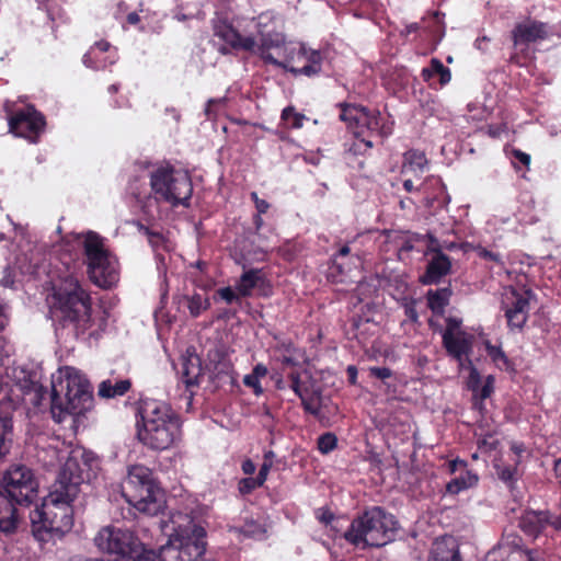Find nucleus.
Segmentation results:
<instances>
[{
    "mask_svg": "<svg viewBox=\"0 0 561 561\" xmlns=\"http://www.w3.org/2000/svg\"><path fill=\"white\" fill-rule=\"evenodd\" d=\"M53 313L59 337L98 336L105 329V320L96 321L91 313V297L73 275L66 276L53 294Z\"/></svg>",
    "mask_w": 561,
    "mask_h": 561,
    "instance_id": "1",
    "label": "nucleus"
},
{
    "mask_svg": "<svg viewBox=\"0 0 561 561\" xmlns=\"http://www.w3.org/2000/svg\"><path fill=\"white\" fill-rule=\"evenodd\" d=\"M50 399L53 419L61 423L68 416L80 415L90 410L93 394L84 375L73 367L66 366L51 376Z\"/></svg>",
    "mask_w": 561,
    "mask_h": 561,
    "instance_id": "2",
    "label": "nucleus"
},
{
    "mask_svg": "<svg viewBox=\"0 0 561 561\" xmlns=\"http://www.w3.org/2000/svg\"><path fill=\"white\" fill-rule=\"evenodd\" d=\"M172 530L152 561H204L206 551V530L191 516L174 514L171 518Z\"/></svg>",
    "mask_w": 561,
    "mask_h": 561,
    "instance_id": "3",
    "label": "nucleus"
},
{
    "mask_svg": "<svg viewBox=\"0 0 561 561\" xmlns=\"http://www.w3.org/2000/svg\"><path fill=\"white\" fill-rule=\"evenodd\" d=\"M142 425L138 439L152 450H165L181 437V423L176 413L165 403L146 401L141 409Z\"/></svg>",
    "mask_w": 561,
    "mask_h": 561,
    "instance_id": "4",
    "label": "nucleus"
},
{
    "mask_svg": "<svg viewBox=\"0 0 561 561\" xmlns=\"http://www.w3.org/2000/svg\"><path fill=\"white\" fill-rule=\"evenodd\" d=\"M7 494L0 492V530L11 533L16 528L15 504H30L37 494L33 471L25 465L11 466L2 477Z\"/></svg>",
    "mask_w": 561,
    "mask_h": 561,
    "instance_id": "5",
    "label": "nucleus"
},
{
    "mask_svg": "<svg viewBox=\"0 0 561 561\" xmlns=\"http://www.w3.org/2000/svg\"><path fill=\"white\" fill-rule=\"evenodd\" d=\"M397 530L394 517L375 506L354 518L344 533L347 542L359 549L382 547L390 542Z\"/></svg>",
    "mask_w": 561,
    "mask_h": 561,
    "instance_id": "6",
    "label": "nucleus"
},
{
    "mask_svg": "<svg viewBox=\"0 0 561 561\" xmlns=\"http://www.w3.org/2000/svg\"><path fill=\"white\" fill-rule=\"evenodd\" d=\"M122 495L137 511L154 516L164 507V494L152 471L142 465L129 467L122 483Z\"/></svg>",
    "mask_w": 561,
    "mask_h": 561,
    "instance_id": "7",
    "label": "nucleus"
},
{
    "mask_svg": "<svg viewBox=\"0 0 561 561\" xmlns=\"http://www.w3.org/2000/svg\"><path fill=\"white\" fill-rule=\"evenodd\" d=\"M78 496H68L65 490L51 486L41 506L30 513L34 533L64 535L73 525L72 503Z\"/></svg>",
    "mask_w": 561,
    "mask_h": 561,
    "instance_id": "8",
    "label": "nucleus"
},
{
    "mask_svg": "<svg viewBox=\"0 0 561 561\" xmlns=\"http://www.w3.org/2000/svg\"><path fill=\"white\" fill-rule=\"evenodd\" d=\"M88 275L101 288H111L119 280L117 259L105 248L104 239L94 231L78 234Z\"/></svg>",
    "mask_w": 561,
    "mask_h": 561,
    "instance_id": "9",
    "label": "nucleus"
},
{
    "mask_svg": "<svg viewBox=\"0 0 561 561\" xmlns=\"http://www.w3.org/2000/svg\"><path fill=\"white\" fill-rule=\"evenodd\" d=\"M340 106L341 121L346 123L356 137V141L350 149L355 154L373 148L374 138L382 139L391 134V127L382 122L379 112H369L357 105L341 104Z\"/></svg>",
    "mask_w": 561,
    "mask_h": 561,
    "instance_id": "10",
    "label": "nucleus"
},
{
    "mask_svg": "<svg viewBox=\"0 0 561 561\" xmlns=\"http://www.w3.org/2000/svg\"><path fill=\"white\" fill-rule=\"evenodd\" d=\"M150 185L157 201H163L173 206H186L193 193L188 173L175 170L169 164L151 171Z\"/></svg>",
    "mask_w": 561,
    "mask_h": 561,
    "instance_id": "11",
    "label": "nucleus"
},
{
    "mask_svg": "<svg viewBox=\"0 0 561 561\" xmlns=\"http://www.w3.org/2000/svg\"><path fill=\"white\" fill-rule=\"evenodd\" d=\"M98 468L99 459L93 453L81 448L72 449L53 485L65 490L68 496H78L80 485L89 481L91 472H95Z\"/></svg>",
    "mask_w": 561,
    "mask_h": 561,
    "instance_id": "12",
    "label": "nucleus"
},
{
    "mask_svg": "<svg viewBox=\"0 0 561 561\" xmlns=\"http://www.w3.org/2000/svg\"><path fill=\"white\" fill-rule=\"evenodd\" d=\"M94 543L100 551L119 556L126 561H135L144 552V546L134 531L122 527L101 528L94 537Z\"/></svg>",
    "mask_w": 561,
    "mask_h": 561,
    "instance_id": "13",
    "label": "nucleus"
},
{
    "mask_svg": "<svg viewBox=\"0 0 561 561\" xmlns=\"http://www.w3.org/2000/svg\"><path fill=\"white\" fill-rule=\"evenodd\" d=\"M531 297L533 294L529 290H517L512 287L505 289L502 306L511 329L520 330L525 325L530 310Z\"/></svg>",
    "mask_w": 561,
    "mask_h": 561,
    "instance_id": "14",
    "label": "nucleus"
},
{
    "mask_svg": "<svg viewBox=\"0 0 561 561\" xmlns=\"http://www.w3.org/2000/svg\"><path fill=\"white\" fill-rule=\"evenodd\" d=\"M44 126V116L32 105H27L25 108L18 111L9 118L10 131L33 142L36 141Z\"/></svg>",
    "mask_w": 561,
    "mask_h": 561,
    "instance_id": "15",
    "label": "nucleus"
},
{
    "mask_svg": "<svg viewBox=\"0 0 561 561\" xmlns=\"http://www.w3.org/2000/svg\"><path fill=\"white\" fill-rule=\"evenodd\" d=\"M520 529L530 537H538L550 527L561 531V515L553 516L548 511H527L519 519Z\"/></svg>",
    "mask_w": 561,
    "mask_h": 561,
    "instance_id": "16",
    "label": "nucleus"
},
{
    "mask_svg": "<svg viewBox=\"0 0 561 561\" xmlns=\"http://www.w3.org/2000/svg\"><path fill=\"white\" fill-rule=\"evenodd\" d=\"M551 34V30L547 23L541 21L526 19L516 23L512 31L514 45H529L547 39Z\"/></svg>",
    "mask_w": 561,
    "mask_h": 561,
    "instance_id": "17",
    "label": "nucleus"
},
{
    "mask_svg": "<svg viewBox=\"0 0 561 561\" xmlns=\"http://www.w3.org/2000/svg\"><path fill=\"white\" fill-rule=\"evenodd\" d=\"M519 539L514 537L512 541L502 540L497 547L488 552L484 561H535L530 551L519 547Z\"/></svg>",
    "mask_w": 561,
    "mask_h": 561,
    "instance_id": "18",
    "label": "nucleus"
},
{
    "mask_svg": "<svg viewBox=\"0 0 561 561\" xmlns=\"http://www.w3.org/2000/svg\"><path fill=\"white\" fill-rule=\"evenodd\" d=\"M427 253L432 256L427 263L425 274L421 277V282L425 285L437 284L443 277L450 273L451 262L450 259L443 253L442 249L431 247Z\"/></svg>",
    "mask_w": 561,
    "mask_h": 561,
    "instance_id": "19",
    "label": "nucleus"
},
{
    "mask_svg": "<svg viewBox=\"0 0 561 561\" xmlns=\"http://www.w3.org/2000/svg\"><path fill=\"white\" fill-rule=\"evenodd\" d=\"M443 344L447 353L458 362L460 370L465 369L467 359L472 352V336L465 333L451 335L443 333Z\"/></svg>",
    "mask_w": 561,
    "mask_h": 561,
    "instance_id": "20",
    "label": "nucleus"
},
{
    "mask_svg": "<svg viewBox=\"0 0 561 561\" xmlns=\"http://www.w3.org/2000/svg\"><path fill=\"white\" fill-rule=\"evenodd\" d=\"M180 380L185 385L187 390L199 385L203 376L202 360L195 353L187 352L182 356L180 367L178 368Z\"/></svg>",
    "mask_w": 561,
    "mask_h": 561,
    "instance_id": "21",
    "label": "nucleus"
},
{
    "mask_svg": "<svg viewBox=\"0 0 561 561\" xmlns=\"http://www.w3.org/2000/svg\"><path fill=\"white\" fill-rule=\"evenodd\" d=\"M297 58L298 62L304 61L305 65L300 68H290L291 73L314 77L321 72L323 58L319 50L309 49L304 44H300L299 50H297Z\"/></svg>",
    "mask_w": 561,
    "mask_h": 561,
    "instance_id": "22",
    "label": "nucleus"
},
{
    "mask_svg": "<svg viewBox=\"0 0 561 561\" xmlns=\"http://www.w3.org/2000/svg\"><path fill=\"white\" fill-rule=\"evenodd\" d=\"M266 18L265 15L259 16L257 22V33L260 34V46H259V55L264 60V55H273L271 53L272 49H283L286 44L285 36L282 33H264L261 28L263 23L262 19Z\"/></svg>",
    "mask_w": 561,
    "mask_h": 561,
    "instance_id": "23",
    "label": "nucleus"
},
{
    "mask_svg": "<svg viewBox=\"0 0 561 561\" xmlns=\"http://www.w3.org/2000/svg\"><path fill=\"white\" fill-rule=\"evenodd\" d=\"M427 169V159L423 152L410 150L404 153V160L401 169L403 176H421Z\"/></svg>",
    "mask_w": 561,
    "mask_h": 561,
    "instance_id": "24",
    "label": "nucleus"
},
{
    "mask_svg": "<svg viewBox=\"0 0 561 561\" xmlns=\"http://www.w3.org/2000/svg\"><path fill=\"white\" fill-rule=\"evenodd\" d=\"M300 44L287 43L283 47L284 60L275 58L274 55H264V61L284 68L290 72V68H295L293 64L298 62L297 50Z\"/></svg>",
    "mask_w": 561,
    "mask_h": 561,
    "instance_id": "25",
    "label": "nucleus"
},
{
    "mask_svg": "<svg viewBox=\"0 0 561 561\" xmlns=\"http://www.w3.org/2000/svg\"><path fill=\"white\" fill-rule=\"evenodd\" d=\"M478 474L470 470H462L461 473L449 481L446 490L450 494H458L459 492L472 488L478 483Z\"/></svg>",
    "mask_w": 561,
    "mask_h": 561,
    "instance_id": "26",
    "label": "nucleus"
},
{
    "mask_svg": "<svg viewBox=\"0 0 561 561\" xmlns=\"http://www.w3.org/2000/svg\"><path fill=\"white\" fill-rule=\"evenodd\" d=\"M130 388L129 380H117L112 382L111 380H104L100 383L99 396L102 398H115L117 396L125 394Z\"/></svg>",
    "mask_w": 561,
    "mask_h": 561,
    "instance_id": "27",
    "label": "nucleus"
},
{
    "mask_svg": "<svg viewBox=\"0 0 561 561\" xmlns=\"http://www.w3.org/2000/svg\"><path fill=\"white\" fill-rule=\"evenodd\" d=\"M260 279H261L260 270L245 271L241 275V277L237 284V290L243 297L250 296L252 289L257 285Z\"/></svg>",
    "mask_w": 561,
    "mask_h": 561,
    "instance_id": "28",
    "label": "nucleus"
},
{
    "mask_svg": "<svg viewBox=\"0 0 561 561\" xmlns=\"http://www.w3.org/2000/svg\"><path fill=\"white\" fill-rule=\"evenodd\" d=\"M435 75L439 76V80H440L442 84H446L447 82L450 81V78H451L449 69L446 68L443 65V62L437 58H433L431 60L430 67L424 68L422 70V77L425 81H428Z\"/></svg>",
    "mask_w": 561,
    "mask_h": 561,
    "instance_id": "29",
    "label": "nucleus"
},
{
    "mask_svg": "<svg viewBox=\"0 0 561 561\" xmlns=\"http://www.w3.org/2000/svg\"><path fill=\"white\" fill-rule=\"evenodd\" d=\"M450 296L451 291L449 288L430 290L427 294L428 307L433 312H443L444 308L448 305Z\"/></svg>",
    "mask_w": 561,
    "mask_h": 561,
    "instance_id": "30",
    "label": "nucleus"
},
{
    "mask_svg": "<svg viewBox=\"0 0 561 561\" xmlns=\"http://www.w3.org/2000/svg\"><path fill=\"white\" fill-rule=\"evenodd\" d=\"M494 468L497 478L508 486H512L520 476L517 469V461L514 465L496 462Z\"/></svg>",
    "mask_w": 561,
    "mask_h": 561,
    "instance_id": "31",
    "label": "nucleus"
},
{
    "mask_svg": "<svg viewBox=\"0 0 561 561\" xmlns=\"http://www.w3.org/2000/svg\"><path fill=\"white\" fill-rule=\"evenodd\" d=\"M12 435V419L8 415L0 416V457L10 451Z\"/></svg>",
    "mask_w": 561,
    "mask_h": 561,
    "instance_id": "32",
    "label": "nucleus"
},
{
    "mask_svg": "<svg viewBox=\"0 0 561 561\" xmlns=\"http://www.w3.org/2000/svg\"><path fill=\"white\" fill-rule=\"evenodd\" d=\"M304 409L314 416L320 415L321 411V393L319 390L311 389L299 397Z\"/></svg>",
    "mask_w": 561,
    "mask_h": 561,
    "instance_id": "33",
    "label": "nucleus"
},
{
    "mask_svg": "<svg viewBox=\"0 0 561 561\" xmlns=\"http://www.w3.org/2000/svg\"><path fill=\"white\" fill-rule=\"evenodd\" d=\"M233 530L236 533L244 535L245 537L254 539H264L266 535L265 526L255 522L254 519L245 520L242 527L233 528Z\"/></svg>",
    "mask_w": 561,
    "mask_h": 561,
    "instance_id": "34",
    "label": "nucleus"
},
{
    "mask_svg": "<svg viewBox=\"0 0 561 561\" xmlns=\"http://www.w3.org/2000/svg\"><path fill=\"white\" fill-rule=\"evenodd\" d=\"M431 561H461V559L456 547L447 548L443 543H436Z\"/></svg>",
    "mask_w": 561,
    "mask_h": 561,
    "instance_id": "35",
    "label": "nucleus"
},
{
    "mask_svg": "<svg viewBox=\"0 0 561 561\" xmlns=\"http://www.w3.org/2000/svg\"><path fill=\"white\" fill-rule=\"evenodd\" d=\"M215 36L222 39L225 43L234 48L239 38V33L229 24L218 23L214 27Z\"/></svg>",
    "mask_w": 561,
    "mask_h": 561,
    "instance_id": "36",
    "label": "nucleus"
},
{
    "mask_svg": "<svg viewBox=\"0 0 561 561\" xmlns=\"http://www.w3.org/2000/svg\"><path fill=\"white\" fill-rule=\"evenodd\" d=\"M485 348L488 355L500 369L508 370L511 368V363L501 347L494 346L490 342H485Z\"/></svg>",
    "mask_w": 561,
    "mask_h": 561,
    "instance_id": "37",
    "label": "nucleus"
},
{
    "mask_svg": "<svg viewBox=\"0 0 561 561\" xmlns=\"http://www.w3.org/2000/svg\"><path fill=\"white\" fill-rule=\"evenodd\" d=\"M209 301L199 294L187 297V308L192 317H198L204 310L208 309Z\"/></svg>",
    "mask_w": 561,
    "mask_h": 561,
    "instance_id": "38",
    "label": "nucleus"
},
{
    "mask_svg": "<svg viewBox=\"0 0 561 561\" xmlns=\"http://www.w3.org/2000/svg\"><path fill=\"white\" fill-rule=\"evenodd\" d=\"M337 446V438L333 433H325L318 438V449L321 454L327 455L334 450Z\"/></svg>",
    "mask_w": 561,
    "mask_h": 561,
    "instance_id": "39",
    "label": "nucleus"
},
{
    "mask_svg": "<svg viewBox=\"0 0 561 561\" xmlns=\"http://www.w3.org/2000/svg\"><path fill=\"white\" fill-rule=\"evenodd\" d=\"M282 118L293 128L302 127L305 116L296 113L293 107H286L283 110Z\"/></svg>",
    "mask_w": 561,
    "mask_h": 561,
    "instance_id": "40",
    "label": "nucleus"
},
{
    "mask_svg": "<svg viewBox=\"0 0 561 561\" xmlns=\"http://www.w3.org/2000/svg\"><path fill=\"white\" fill-rule=\"evenodd\" d=\"M260 44L256 43L255 38L252 36H241L239 34V38L236 43L234 49H242L245 51L257 53L259 54Z\"/></svg>",
    "mask_w": 561,
    "mask_h": 561,
    "instance_id": "41",
    "label": "nucleus"
},
{
    "mask_svg": "<svg viewBox=\"0 0 561 561\" xmlns=\"http://www.w3.org/2000/svg\"><path fill=\"white\" fill-rule=\"evenodd\" d=\"M263 484L256 478H244L239 481L238 490L241 494H249L253 490L261 488Z\"/></svg>",
    "mask_w": 561,
    "mask_h": 561,
    "instance_id": "42",
    "label": "nucleus"
},
{
    "mask_svg": "<svg viewBox=\"0 0 561 561\" xmlns=\"http://www.w3.org/2000/svg\"><path fill=\"white\" fill-rule=\"evenodd\" d=\"M289 379L291 382L290 388L298 397H301L302 394H305L306 392L311 390V388L309 386H307L306 382L300 380V377L298 374H296V373L290 374Z\"/></svg>",
    "mask_w": 561,
    "mask_h": 561,
    "instance_id": "43",
    "label": "nucleus"
},
{
    "mask_svg": "<svg viewBox=\"0 0 561 561\" xmlns=\"http://www.w3.org/2000/svg\"><path fill=\"white\" fill-rule=\"evenodd\" d=\"M465 369H469V371H470V374H469V381H468L469 386L472 389H476L479 386V383H480V374L477 370V368L473 366L471 359H467Z\"/></svg>",
    "mask_w": 561,
    "mask_h": 561,
    "instance_id": "44",
    "label": "nucleus"
},
{
    "mask_svg": "<svg viewBox=\"0 0 561 561\" xmlns=\"http://www.w3.org/2000/svg\"><path fill=\"white\" fill-rule=\"evenodd\" d=\"M243 383L247 387L252 388L254 393L257 396L263 392L260 379L257 377H255L252 373L244 376Z\"/></svg>",
    "mask_w": 561,
    "mask_h": 561,
    "instance_id": "45",
    "label": "nucleus"
},
{
    "mask_svg": "<svg viewBox=\"0 0 561 561\" xmlns=\"http://www.w3.org/2000/svg\"><path fill=\"white\" fill-rule=\"evenodd\" d=\"M460 325H461V321L460 320H458L456 318H449L447 320V327H446L444 333H450L451 335H457V334L465 333L460 329Z\"/></svg>",
    "mask_w": 561,
    "mask_h": 561,
    "instance_id": "46",
    "label": "nucleus"
},
{
    "mask_svg": "<svg viewBox=\"0 0 561 561\" xmlns=\"http://www.w3.org/2000/svg\"><path fill=\"white\" fill-rule=\"evenodd\" d=\"M432 18H433L434 22L438 25V28L435 30L434 32L438 34V41H440L445 34V25H444V21H443L444 14L439 11H434L432 13Z\"/></svg>",
    "mask_w": 561,
    "mask_h": 561,
    "instance_id": "47",
    "label": "nucleus"
},
{
    "mask_svg": "<svg viewBox=\"0 0 561 561\" xmlns=\"http://www.w3.org/2000/svg\"><path fill=\"white\" fill-rule=\"evenodd\" d=\"M251 198L255 204L257 214L262 215L268 210L270 204L265 199H261L255 192L251 193Z\"/></svg>",
    "mask_w": 561,
    "mask_h": 561,
    "instance_id": "48",
    "label": "nucleus"
},
{
    "mask_svg": "<svg viewBox=\"0 0 561 561\" xmlns=\"http://www.w3.org/2000/svg\"><path fill=\"white\" fill-rule=\"evenodd\" d=\"M369 370L371 376L381 380L390 378L392 375V371L387 367H371Z\"/></svg>",
    "mask_w": 561,
    "mask_h": 561,
    "instance_id": "49",
    "label": "nucleus"
},
{
    "mask_svg": "<svg viewBox=\"0 0 561 561\" xmlns=\"http://www.w3.org/2000/svg\"><path fill=\"white\" fill-rule=\"evenodd\" d=\"M218 295L227 304H232L234 300H238V296L236 295V293L230 287L220 288L218 290Z\"/></svg>",
    "mask_w": 561,
    "mask_h": 561,
    "instance_id": "50",
    "label": "nucleus"
},
{
    "mask_svg": "<svg viewBox=\"0 0 561 561\" xmlns=\"http://www.w3.org/2000/svg\"><path fill=\"white\" fill-rule=\"evenodd\" d=\"M478 253H479V256L482 259L493 261L500 265L503 264L502 257L499 253L491 252L486 249H479Z\"/></svg>",
    "mask_w": 561,
    "mask_h": 561,
    "instance_id": "51",
    "label": "nucleus"
},
{
    "mask_svg": "<svg viewBox=\"0 0 561 561\" xmlns=\"http://www.w3.org/2000/svg\"><path fill=\"white\" fill-rule=\"evenodd\" d=\"M273 466V461L272 460H268V461H264L260 468V471H259V474L256 477V479L259 480V482H261L262 484H264V482L266 481L267 479V474L271 470Z\"/></svg>",
    "mask_w": 561,
    "mask_h": 561,
    "instance_id": "52",
    "label": "nucleus"
},
{
    "mask_svg": "<svg viewBox=\"0 0 561 561\" xmlns=\"http://www.w3.org/2000/svg\"><path fill=\"white\" fill-rule=\"evenodd\" d=\"M404 313L410 320H412V321L417 320V312L415 309L414 301H409V302L404 304Z\"/></svg>",
    "mask_w": 561,
    "mask_h": 561,
    "instance_id": "53",
    "label": "nucleus"
},
{
    "mask_svg": "<svg viewBox=\"0 0 561 561\" xmlns=\"http://www.w3.org/2000/svg\"><path fill=\"white\" fill-rule=\"evenodd\" d=\"M493 382H494V378L492 376H488L485 385L482 387V390H481V397L483 399L491 396V393L493 391Z\"/></svg>",
    "mask_w": 561,
    "mask_h": 561,
    "instance_id": "54",
    "label": "nucleus"
},
{
    "mask_svg": "<svg viewBox=\"0 0 561 561\" xmlns=\"http://www.w3.org/2000/svg\"><path fill=\"white\" fill-rule=\"evenodd\" d=\"M9 323V313L8 307L3 304H0V331L4 330V328Z\"/></svg>",
    "mask_w": 561,
    "mask_h": 561,
    "instance_id": "55",
    "label": "nucleus"
},
{
    "mask_svg": "<svg viewBox=\"0 0 561 561\" xmlns=\"http://www.w3.org/2000/svg\"><path fill=\"white\" fill-rule=\"evenodd\" d=\"M241 468H242L243 473L247 474V476L253 474L255 472V469H256L254 462L251 459L244 460L242 462V467Z\"/></svg>",
    "mask_w": 561,
    "mask_h": 561,
    "instance_id": "56",
    "label": "nucleus"
},
{
    "mask_svg": "<svg viewBox=\"0 0 561 561\" xmlns=\"http://www.w3.org/2000/svg\"><path fill=\"white\" fill-rule=\"evenodd\" d=\"M252 374L261 379L267 375V368L263 364H256L252 370Z\"/></svg>",
    "mask_w": 561,
    "mask_h": 561,
    "instance_id": "57",
    "label": "nucleus"
},
{
    "mask_svg": "<svg viewBox=\"0 0 561 561\" xmlns=\"http://www.w3.org/2000/svg\"><path fill=\"white\" fill-rule=\"evenodd\" d=\"M466 469V462L459 459L453 460L449 462V470L451 473H455L458 470H465Z\"/></svg>",
    "mask_w": 561,
    "mask_h": 561,
    "instance_id": "58",
    "label": "nucleus"
},
{
    "mask_svg": "<svg viewBox=\"0 0 561 561\" xmlns=\"http://www.w3.org/2000/svg\"><path fill=\"white\" fill-rule=\"evenodd\" d=\"M222 102H224V100H221V99L208 101L206 108H205V113L208 118H211V116H213V106L221 104Z\"/></svg>",
    "mask_w": 561,
    "mask_h": 561,
    "instance_id": "59",
    "label": "nucleus"
},
{
    "mask_svg": "<svg viewBox=\"0 0 561 561\" xmlns=\"http://www.w3.org/2000/svg\"><path fill=\"white\" fill-rule=\"evenodd\" d=\"M515 157L525 165H528L530 162V156L523 151L516 150Z\"/></svg>",
    "mask_w": 561,
    "mask_h": 561,
    "instance_id": "60",
    "label": "nucleus"
},
{
    "mask_svg": "<svg viewBox=\"0 0 561 561\" xmlns=\"http://www.w3.org/2000/svg\"><path fill=\"white\" fill-rule=\"evenodd\" d=\"M403 187H404V190H405L407 192H409V193H411V192H413V191H419V190H420V187H415V186H414V183H413V181H412V179H411V178H407V179H404V181H403Z\"/></svg>",
    "mask_w": 561,
    "mask_h": 561,
    "instance_id": "61",
    "label": "nucleus"
},
{
    "mask_svg": "<svg viewBox=\"0 0 561 561\" xmlns=\"http://www.w3.org/2000/svg\"><path fill=\"white\" fill-rule=\"evenodd\" d=\"M318 518H319L322 523H324V524H329V523H331V522H332V519H333V514H332V513H330L329 511H324V512H322V513L318 516Z\"/></svg>",
    "mask_w": 561,
    "mask_h": 561,
    "instance_id": "62",
    "label": "nucleus"
},
{
    "mask_svg": "<svg viewBox=\"0 0 561 561\" xmlns=\"http://www.w3.org/2000/svg\"><path fill=\"white\" fill-rule=\"evenodd\" d=\"M347 374L352 383H355L357 377V369L354 366L347 367Z\"/></svg>",
    "mask_w": 561,
    "mask_h": 561,
    "instance_id": "63",
    "label": "nucleus"
},
{
    "mask_svg": "<svg viewBox=\"0 0 561 561\" xmlns=\"http://www.w3.org/2000/svg\"><path fill=\"white\" fill-rule=\"evenodd\" d=\"M127 21L130 24H137L139 22V15L136 12H131L127 15Z\"/></svg>",
    "mask_w": 561,
    "mask_h": 561,
    "instance_id": "64",
    "label": "nucleus"
}]
</instances>
